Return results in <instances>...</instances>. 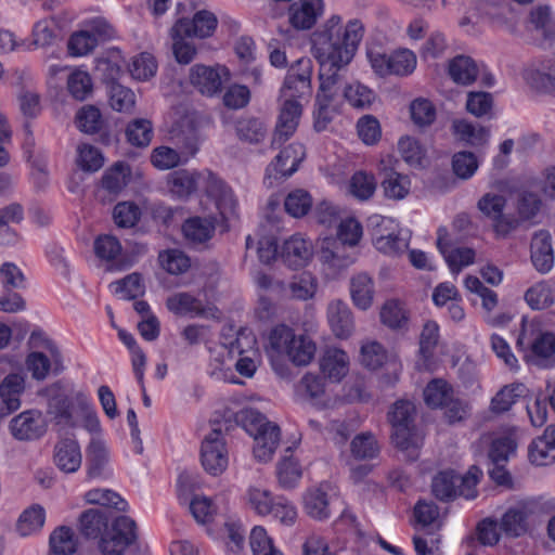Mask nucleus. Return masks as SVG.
<instances>
[{
  "instance_id": "obj_7",
  "label": "nucleus",
  "mask_w": 555,
  "mask_h": 555,
  "mask_svg": "<svg viewBox=\"0 0 555 555\" xmlns=\"http://www.w3.org/2000/svg\"><path fill=\"white\" fill-rule=\"evenodd\" d=\"M137 524L128 516L117 517L111 530L102 535L100 550L102 555H122L128 546L137 541Z\"/></svg>"
},
{
  "instance_id": "obj_21",
  "label": "nucleus",
  "mask_w": 555,
  "mask_h": 555,
  "mask_svg": "<svg viewBox=\"0 0 555 555\" xmlns=\"http://www.w3.org/2000/svg\"><path fill=\"white\" fill-rule=\"evenodd\" d=\"M12 435L18 440H33L44 433L41 414L34 410L24 411L10 423Z\"/></svg>"
},
{
  "instance_id": "obj_40",
  "label": "nucleus",
  "mask_w": 555,
  "mask_h": 555,
  "mask_svg": "<svg viewBox=\"0 0 555 555\" xmlns=\"http://www.w3.org/2000/svg\"><path fill=\"white\" fill-rule=\"evenodd\" d=\"M292 447L285 449V455L278 465L279 483L284 489L296 487L301 478V469L296 461L292 459Z\"/></svg>"
},
{
  "instance_id": "obj_13",
  "label": "nucleus",
  "mask_w": 555,
  "mask_h": 555,
  "mask_svg": "<svg viewBox=\"0 0 555 555\" xmlns=\"http://www.w3.org/2000/svg\"><path fill=\"white\" fill-rule=\"evenodd\" d=\"M202 189L216 202L224 218L235 212L236 199L231 188L209 170L203 171Z\"/></svg>"
},
{
  "instance_id": "obj_25",
  "label": "nucleus",
  "mask_w": 555,
  "mask_h": 555,
  "mask_svg": "<svg viewBox=\"0 0 555 555\" xmlns=\"http://www.w3.org/2000/svg\"><path fill=\"white\" fill-rule=\"evenodd\" d=\"M53 460L60 470L67 474L77 472L82 461L78 442L73 439L59 441L54 447Z\"/></svg>"
},
{
  "instance_id": "obj_57",
  "label": "nucleus",
  "mask_w": 555,
  "mask_h": 555,
  "mask_svg": "<svg viewBox=\"0 0 555 555\" xmlns=\"http://www.w3.org/2000/svg\"><path fill=\"white\" fill-rule=\"evenodd\" d=\"M67 89L76 100L83 101L92 93V79L87 72L77 69L68 76Z\"/></svg>"
},
{
  "instance_id": "obj_63",
  "label": "nucleus",
  "mask_w": 555,
  "mask_h": 555,
  "mask_svg": "<svg viewBox=\"0 0 555 555\" xmlns=\"http://www.w3.org/2000/svg\"><path fill=\"white\" fill-rule=\"evenodd\" d=\"M478 168V160L474 153L462 151L453 155L452 169L456 177L469 179Z\"/></svg>"
},
{
  "instance_id": "obj_56",
  "label": "nucleus",
  "mask_w": 555,
  "mask_h": 555,
  "mask_svg": "<svg viewBox=\"0 0 555 555\" xmlns=\"http://www.w3.org/2000/svg\"><path fill=\"white\" fill-rule=\"evenodd\" d=\"M356 127L359 139L366 145H374L382 138L379 121L373 115L362 116Z\"/></svg>"
},
{
  "instance_id": "obj_50",
  "label": "nucleus",
  "mask_w": 555,
  "mask_h": 555,
  "mask_svg": "<svg viewBox=\"0 0 555 555\" xmlns=\"http://www.w3.org/2000/svg\"><path fill=\"white\" fill-rule=\"evenodd\" d=\"M310 193L302 189H296L288 193L284 201L285 210L295 218L306 216L312 208Z\"/></svg>"
},
{
  "instance_id": "obj_38",
  "label": "nucleus",
  "mask_w": 555,
  "mask_h": 555,
  "mask_svg": "<svg viewBox=\"0 0 555 555\" xmlns=\"http://www.w3.org/2000/svg\"><path fill=\"white\" fill-rule=\"evenodd\" d=\"M108 463V452L100 440H92L87 449V472L90 478L104 475Z\"/></svg>"
},
{
  "instance_id": "obj_22",
  "label": "nucleus",
  "mask_w": 555,
  "mask_h": 555,
  "mask_svg": "<svg viewBox=\"0 0 555 555\" xmlns=\"http://www.w3.org/2000/svg\"><path fill=\"white\" fill-rule=\"evenodd\" d=\"M312 256V245L300 235H293L282 246L280 257L283 262L293 269L308 263Z\"/></svg>"
},
{
  "instance_id": "obj_54",
  "label": "nucleus",
  "mask_w": 555,
  "mask_h": 555,
  "mask_svg": "<svg viewBox=\"0 0 555 555\" xmlns=\"http://www.w3.org/2000/svg\"><path fill=\"white\" fill-rule=\"evenodd\" d=\"M111 288L121 299L130 300L143 295L144 286L139 273H131L126 278L111 284Z\"/></svg>"
},
{
  "instance_id": "obj_30",
  "label": "nucleus",
  "mask_w": 555,
  "mask_h": 555,
  "mask_svg": "<svg viewBox=\"0 0 555 555\" xmlns=\"http://www.w3.org/2000/svg\"><path fill=\"white\" fill-rule=\"evenodd\" d=\"M320 367L331 382H340L347 374L346 352L338 348H327L321 359Z\"/></svg>"
},
{
  "instance_id": "obj_12",
  "label": "nucleus",
  "mask_w": 555,
  "mask_h": 555,
  "mask_svg": "<svg viewBox=\"0 0 555 555\" xmlns=\"http://www.w3.org/2000/svg\"><path fill=\"white\" fill-rule=\"evenodd\" d=\"M201 460L204 469L212 476L221 474L228 466L225 442L220 429H214L202 442Z\"/></svg>"
},
{
  "instance_id": "obj_23",
  "label": "nucleus",
  "mask_w": 555,
  "mask_h": 555,
  "mask_svg": "<svg viewBox=\"0 0 555 555\" xmlns=\"http://www.w3.org/2000/svg\"><path fill=\"white\" fill-rule=\"evenodd\" d=\"M437 247L444 256L452 273L457 274L463 267L474 262L475 251L468 247H460L449 250L448 231L446 228L438 230Z\"/></svg>"
},
{
  "instance_id": "obj_39",
  "label": "nucleus",
  "mask_w": 555,
  "mask_h": 555,
  "mask_svg": "<svg viewBox=\"0 0 555 555\" xmlns=\"http://www.w3.org/2000/svg\"><path fill=\"white\" fill-rule=\"evenodd\" d=\"M166 306L171 312L180 315H203L205 312L201 300L189 293L173 294L167 298Z\"/></svg>"
},
{
  "instance_id": "obj_1",
  "label": "nucleus",
  "mask_w": 555,
  "mask_h": 555,
  "mask_svg": "<svg viewBox=\"0 0 555 555\" xmlns=\"http://www.w3.org/2000/svg\"><path fill=\"white\" fill-rule=\"evenodd\" d=\"M312 54L320 65L319 109L314 127L321 131L333 119V114L340 113L347 102V25L341 16H331L313 34Z\"/></svg>"
},
{
  "instance_id": "obj_24",
  "label": "nucleus",
  "mask_w": 555,
  "mask_h": 555,
  "mask_svg": "<svg viewBox=\"0 0 555 555\" xmlns=\"http://www.w3.org/2000/svg\"><path fill=\"white\" fill-rule=\"evenodd\" d=\"M315 221L328 232L347 231L345 210L330 201L318 203L313 209Z\"/></svg>"
},
{
  "instance_id": "obj_37",
  "label": "nucleus",
  "mask_w": 555,
  "mask_h": 555,
  "mask_svg": "<svg viewBox=\"0 0 555 555\" xmlns=\"http://www.w3.org/2000/svg\"><path fill=\"white\" fill-rule=\"evenodd\" d=\"M527 388L524 384L504 386L491 400L490 410L495 414L507 412L517 399L525 397Z\"/></svg>"
},
{
  "instance_id": "obj_16",
  "label": "nucleus",
  "mask_w": 555,
  "mask_h": 555,
  "mask_svg": "<svg viewBox=\"0 0 555 555\" xmlns=\"http://www.w3.org/2000/svg\"><path fill=\"white\" fill-rule=\"evenodd\" d=\"M227 74L228 70L222 66L196 64L191 67L189 78L202 94L211 96L221 90L222 76Z\"/></svg>"
},
{
  "instance_id": "obj_4",
  "label": "nucleus",
  "mask_w": 555,
  "mask_h": 555,
  "mask_svg": "<svg viewBox=\"0 0 555 555\" xmlns=\"http://www.w3.org/2000/svg\"><path fill=\"white\" fill-rule=\"evenodd\" d=\"M271 349L278 354H285L296 365H307L315 352V345L304 335H296L284 325H276L269 337Z\"/></svg>"
},
{
  "instance_id": "obj_29",
  "label": "nucleus",
  "mask_w": 555,
  "mask_h": 555,
  "mask_svg": "<svg viewBox=\"0 0 555 555\" xmlns=\"http://www.w3.org/2000/svg\"><path fill=\"white\" fill-rule=\"evenodd\" d=\"M235 132L242 142L248 144H259L268 135L267 124L257 117H241L235 121Z\"/></svg>"
},
{
  "instance_id": "obj_14",
  "label": "nucleus",
  "mask_w": 555,
  "mask_h": 555,
  "mask_svg": "<svg viewBox=\"0 0 555 555\" xmlns=\"http://www.w3.org/2000/svg\"><path fill=\"white\" fill-rule=\"evenodd\" d=\"M280 114L272 138V145L280 146L296 131L301 116V103L294 99H282Z\"/></svg>"
},
{
  "instance_id": "obj_41",
  "label": "nucleus",
  "mask_w": 555,
  "mask_h": 555,
  "mask_svg": "<svg viewBox=\"0 0 555 555\" xmlns=\"http://www.w3.org/2000/svg\"><path fill=\"white\" fill-rule=\"evenodd\" d=\"M350 451L354 459L372 460L379 454L380 448L375 436L366 431L357 435L352 439L350 442Z\"/></svg>"
},
{
  "instance_id": "obj_36",
  "label": "nucleus",
  "mask_w": 555,
  "mask_h": 555,
  "mask_svg": "<svg viewBox=\"0 0 555 555\" xmlns=\"http://www.w3.org/2000/svg\"><path fill=\"white\" fill-rule=\"evenodd\" d=\"M452 130L460 141L473 146L483 145L489 138V130L486 127L476 128L465 119L453 120Z\"/></svg>"
},
{
  "instance_id": "obj_11",
  "label": "nucleus",
  "mask_w": 555,
  "mask_h": 555,
  "mask_svg": "<svg viewBox=\"0 0 555 555\" xmlns=\"http://www.w3.org/2000/svg\"><path fill=\"white\" fill-rule=\"evenodd\" d=\"M320 259L336 275L346 267L347 231L325 233L321 241Z\"/></svg>"
},
{
  "instance_id": "obj_58",
  "label": "nucleus",
  "mask_w": 555,
  "mask_h": 555,
  "mask_svg": "<svg viewBox=\"0 0 555 555\" xmlns=\"http://www.w3.org/2000/svg\"><path fill=\"white\" fill-rule=\"evenodd\" d=\"M327 318L333 333L338 338L347 336V307L343 300L333 301L327 309Z\"/></svg>"
},
{
  "instance_id": "obj_19",
  "label": "nucleus",
  "mask_w": 555,
  "mask_h": 555,
  "mask_svg": "<svg viewBox=\"0 0 555 555\" xmlns=\"http://www.w3.org/2000/svg\"><path fill=\"white\" fill-rule=\"evenodd\" d=\"M24 390L25 379L20 374H9L0 380V421L20 409Z\"/></svg>"
},
{
  "instance_id": "obj_48",
  "label": "nucleus",
  "mask_w": 555,
  "mask_h": 555,
  "mask_svg": "<svg viewBox=\"0 0 555 555\" xmlns=\"http://www.w3.org/2000/svg\"><path fill=\"white\" fill-rule=\"evenodd\" d=\"M525 299L534 310L548 308L555 301V287L545 282L538 283L526 292Z\"/></svg>"
},
{
  "instance_id": "obj_8",
  "label": "nucleus",
  "mask_w": 555,
  "mask_h": 555,
  "mask_svg": "<svg viewBox=\"0 0 555 555\" xmlns=\"http://www.w3.org/2000/svg\"><path fill=\"white\" fill-rule=\"evenodd\" d=\"M506 198L501 194L486 193L477 203L478 209L492 221V228L500 237H506L517 229L519 220L504 214Z\"/></svg>"
},
{
  "instance_id": "obj_3",
  "label": "nucleus",
  "mask_w": 555,
  "mask_h": 555,
  "mask_svg": "<svg viewBox=\"0 0 555 555\" xmlns=\"http://www.w3.org/2000/svg\"><path fill=\"white\" fill-rule=\"evenodd\" d=\"M238 420L244 429L254 437L255 457L260 462L270 461L280 442V427L256 409L242 410Z\"/></svg>"
},
{
  "instance_id": "obj_55",
  "label": "nucleus",
  "mask_w": 555,
  "mask_h": 555,
  "mask_svg": "<svg viewBox=\"0 0 555 555\" xmlns=\"http://www.w3.org/2000/svg\"><path fill=\"white\" fill-rule=\"evenodd\" d=\"M76 124L82 132H99L103 126V118L100 109L93 105H86L81 107L76 115Z\"/></svg>"
},
{
  "instance_id": "obj_60",
  "label": "nucleus",
  "mask_w": 555,
  "mask_h": 555,
  "mask_svg": "<svg viewBox=\"0 0 555 555\" xmlns=\"http://www.w3.org/2000/svg\"><path fill=\"white\" fill-rule=\"evenodd\" d=\"M288 289L292 297L307 300L313 297L317 289V282L311 273L302 272L294 276L293 281L288 284Z\"/></svg>"
},
{
  "instance_id": "obj_32",
  "label": "nucleus",
  "mask_w": 555,
  "mask_h": 555,
  "mask_svg": "<svg viewBox=\"0 0 555 555\" xmlns=\"http://www.w3.org/2000/svg\"><path fill=\"white\" fill-rule=\"evenodd\" d=\"M183 30L182 23H175L171 27L172 52L178 63L189 64L194 60L197 49L191 40L193 37L186 36Z\"/></svg>"
},
{
  "instance_id": "obj_43",
  "label": "nucleus",
  "mask_w": 555,
  "mask_h": 555,
  "mask_svg": "<svg viewBox=\"0 0 555 555\" xmlns=\"http://www.w3.org/2000/svg\"><path fill=\"white\" fill-rule=\"evenodd\" d=\"M223 346L228 348L229 353L232 357H242L248 353L250 354H257V348H256V337L246 330H240L236 333L235 338H227L224 337V340L222 341Z\"/></svg>"
},
{
  "instance_id": "obj_34",
  "label": "nucleus",
  "mask_w": 555,
  "mask_h": 555,
  "mask_svg": "<svg viewBox=\"0 0 555 555\" xmlns=\"http://www.w3.org/2000/svg\"><path fill=\"white\" fill-rule=\"evenodd\" d=\"M80 532L86 538L96 539L108 527V516L104 511L90 508L79 517Z\"/></svg>"
},
{
  "instance_id": "obj_49",
  "label": "nucleus",
  "mask_w": 555,
  "mask_h": 555,
  "mask_svg": "<svg viewBox=\"0 0 555 555\" xmlns=\"http://www.w3.org/2000/svg\"><path fill=\"white\" fill-rule=\"evenodd\" d=\"M126 137L131 145L146 147L153 138L152 122L144 118L130 121L126 129Z\"/></svg>"
},
{
  "instance_id": "obj_26",
  "label": "nucleus",
  "mask_w": 555,
  "mask_h": 555,
  "mask_svg": "<svg viewBox=\"0 0 555 555\" xmlns=\"http://www.w3.org/2000/svg\"><path fill=\"white\" fill-rule=\"evenodd\" d=\"M203 171L180 169L171 172L168 177L170 192L180 197L186 198L202 188Z\"/></svg>"
},
{
  "instance_id": "obj_17",
  "label": "nucleus",
  "mask_w": 555,
  "mask_h": 555,
  "mask_svg": "<svg viewBox=\"0 0 555 555\" xmlns=\"http://www.w3.org/2000/svg\"><path fill=\"white\" fill-rule=\"evenodd\" d=\"M332 492L333 489L327 483L308 490L304 499L307 514L318 520L327 519L334 503L337 501Z\"/></svg>"
},
{
  "instance_id": "obj_2",
  "label": "nucleus",
  "mask_w": 555,
  "mask_h": 555,
  "mask_svg": "<svg viewBox=\"0 0 555 555\" xmlns=\"http://www.w3.org/2000/svg\"><path fill=\"white\" fill-rule=\"evenodd\" d=\"M414 417L415 406L406 400L396 401L388 412V421L392 427L391 440L409 461L418 459L422 442L415 433Z\"/></svg>"
},
{
  "instance_id": "obj_18",
  "label": "nucleus",
  "mask_w": 555,
  "mask_h": 555,
  "mask_svg": "<svg viewBox=\"0 0 555 555\" xmlns=\"http://www.w3.org/2000/svg\"><path fill=\"white\" fill-rule=\"evenodd\" d=\"M306 156L305 146L294 142L284 147L274 160L268 166L267 172L274 175V178H286L297 171L299 164Z\"/></svg>"
},
{
  "instance_id": "obj_44",
  "label": "nucleus",
  "mask_w": 555,
  "mask_h": 555,
  "mask_svg": "<svg viewBox=\"0 0 555 555\" xmlns=\"http://www.w3.org/2000/svg\"><path fill=\"white\" fill-rule=\"evenodd\" d=\"M50 547L55 555H72L77 550L74 531L66 526L56 528L50 535Z\"/></svg>"
},
{
  "instance_id": "obj_46",
  "label": "nucleus",
  "mask_w": 555,
  "mask_h": 555,
  "mask_svg": "<svg viewBox=\"0 0 555 555\" xmlns=\"http://www.w3.org/2000/svg\"><path fill=\"white\" fill-rule=\"evenodd\" d=\"M376 185L373 173L360 170L349 180V193L359 201H367L375 193Z\"/></svg>"
},
{
  "instance_id": "obj_61",
  "label": "nucleus",
  "mask_w": 555,
  "mask_h": 555,
  "mask_svg": "<svg viewBox=\"0 0 555 555\" xmlns=\"http://www.w3.org/2000/svg\"><path fill=\"white\" fill-rule=\"evenodd\" d=\"M109 102L117 112H129L135 103L134 93L127 87L113 82L109 87Z\"/></svg>"
},
{
  "instance_id": "obj_9",
  "label": "nucleus",
  "mask_w": 555,
  "mask_h": 555,
  "mask_svg": "<svg viewBox=\"0 0 555 555\" xmlns=\"http://www.w3.org/2000/svg\"><path fill=\"white\" fill-rule=\"evenodd\" d=\"M311 75V60L307 57L297 60L284 79L281 99H294L300 102L310 98L312 93Z\"/></svg>"
},
{
  "instance_id": "obj_27",
  "label": "nucleus",
  "mask_w": 555,
  "mask_h": 555,
  "mask_svg": "<svg viewBox=\"0 0 555 555\" xmlns=\"http://www.w3.org/2000/svg\"><path fill=\"white\" fill-rule=\"evenodd\" d=\"M531 260L535 269L548 272L554 262L551 234L546 231L535 233L531 240Z\"/></svg>"
},
{
  "instance_id": "obj_35",
  "label": "nucleus",
  "mask_w": 555,
  "mask_h": 555,
  "mask_svg": "<svg viewBox=\"0 0 555 555\" xmlns=\"http://www.w3.org/2000/svg\"><path fill=\"white\" fill-rule=\"evenodd\" d=\"M182 231L186 240L193 244H202L212 237L215 223L209 218L192 217L184 222Z\"/></svg>"
},
{
  "instance_id": "obj_28",
  "label": "nucleus",
  "mask_w": 555,
  "mask_h": 555,
  "mask_svg": "<svg viewBox=\"0 0 555 555\" xmlns=\"http://www.w3.org/2000/svg\"><path fill=\"white\" fill-rule=\"evenodd\" d=\"M176 23H182L186 36L196 38L210 37L217 28L218 20L214 13L201 10L197 11L192 20L179 17Z\"/></svg>"
},
{
  "instance_id": "obj_10",
  "label": "nucleus",
  "mask_w": 555,
  "mask_h": 555,
  "mask_svg": "<svg viewBox=\"0 0 555 555\" xmlns=\"http://www.w3.org/2000/svg\"><path fill=\"white\" fill-rule=\"evenodd\" d=\"M47 398V413L57 424L73 426V408L75 395L70 396L61 382L46 387L41 392Z\"/></svg>"
},
{
  "instance_id": "obj_20",
  "label": "nucleus",
  "mask_w": 555,
  "mask_h": 555,
  "mask_svg": "<svg viewBox=\"0 0 555 555\" xmlns=\"http://www.w3.org/2000/svg\"><path fill=\"white\" fill-rule=\"evenodd\" d=\"M322 0H298L288 10L291 25L298 30L310 29L322 13Z\"/></svg>"
},
{
  "instance_id": "obj_52",
  "label": "nucleus",
  "mask_w": 555,
  "mask_h": 555,
  "mask_svg": "<svg viewBox=\"0 0 555 555\" xmlns=\"http://www.w3.org/2000/svg\"><path fill=\"white\" fill-rule=\"evenodd\" d=\"M452 397V388L442 379H434L424 389V400L433 409L443 406Z\"/></svg>"
},
{
  "instance_id": "obj_59",
  "label": "nucleus",
  "mask_w": 555,
  "mask_h": 555,
  "mask_svg": "<svg viewBox=\"0 0 555 555\" xmlns=\"http://www.w3.org/2000/svg\"><path fill=\"white\" fill-rule=\"evenodd\" d=\"M416 67L415 54L406 49L398 50L390 54L389 75L405 76Z\"/></svg>"
},
{
  "instance_id": "obj_33",
  "label": "nucleus",
  "mask_w": 555,
  "mask_h": 555,
  "mask_svg": "<svg viewBox=\"0 0 555 555\" xmlns=\"http://www.w3.org/2000/svg\"><path fill=\"white\" fill-rule=\"evenodd\" d=\"M448 72L454 82L463 86L473 83L478 76L477 64L466 55H457L452 59Z\"/></svg>"
},
{
  "instance_id": "obj_31",
  "label": "nucleus",
  "mask_w": 555,
  "mask_h": 555,
  "mask_svg": "<svg viewBox=\"0 0 555 555\" xmlns=\"http://www.w3.org/2000/svg\"><path fill=\"white\" fill-rule=\"evenodd\" d=\"M532 513L526 503H518L511 507L502 517L501 528L511 537H519L527 532V518Z\"/></svg>"
},
{
  "instance_id": "obj_51",
  "label": "nucleus",
  "mask_w": 555,
  "mask_h": 555,
  "mask_svg": "<svg viewBox=\"0 0 555 555\" xmlns=\"http://www.w3.org/2000/svg\"><path fill=\"white\" fill-rule=\"evenodd\" d=\"M150 158L152 165L159 170H169L186 162L180 151L166 145L153 149Z\"/></svg>"
},
{
  "instance_id": "obj_53",
  "label": "nucleus",
  "mask_w": 555,
  "mask_h": 555,
  "mask_svg": "<svg viewBox=\"0 0 555 555\" xmlns=\"http://www.w3.org/2000/svg\"><path fill=\"white\" fill-rule=\"evenodd\" d=\"M44 509L40 505H33L22 513L17 522L21 535H29L42 528L44 524Z\"/></svg>"
},
{
  "instance_id": "obj_64",
  "label": "nucleus",
  "mask_w": 555,
  "mask_h": 555,
  "mask_svg": "<svg viewBox=\"0 0 555 555\" xmlns=\"http://www.w3.org/2000/svg\"><path fill=\"white\" fill-rule=\"evenodd\" d=\"M250 547L254 555H283L273 545V541L268 537L262 527H255L250 532Z\"/></svg>"
},
{
  "instance_id": "obj_62",
  "label": "nucleus",
  "mask_w": 555,
  "mask_h": 555,
  "mask_svg": "<svg viewBox=\"0 0 555 555\" xmlns=\"http://www.w3.org/2000/svg\"><path fill=\"white\" fill-rule=\"evenodd\" d=\"M530 22L537 30H541L545 39L555 37V22L547 5H538L530 13Z\"/></svg>"
},
{
  "instance_id": "obj_5",
  "label": "nucleus",
  "mask_w": 555,
  "mask_h": 555,
  "mask_svg": "<svg viewBox=\"0 0 555 555\" xmlns=\"http://www.w3.org/2000/svg\"><path fill=\"white\" fill-rule=\"evenodd\" d=\"M480 474V469L476 466H472L464 476L457 475L453 470L440 472L433 479V493L441 501H450L457 495L468 500L475 499L477 496L475 487Z\"/></svg>"
},
{
  "instance_id": "obj_15",
  "label": "nucleus",
  "mask_w": 555,
  "mask_h": 555,
  "mask_svg": "<svg viewBox=\"0 0 555 555\" xmlns=\"http://www.w3.org/2000/svg\"><path fill=\"white\" fill-rule=\"evenodd\" d=\"M169 135L177 150L188 160L198 151L199 132L195 121L190 117H183L178 120L170 129Z\"/></svg>"
},
{
  "instance_id": "obj_47",
  "label": "nucleus",
  "mask_w": 555,
  "mask_h": 555,
  "mask_svg": "<svg viewBox=\"0 0 555 555\" xmlns=\"http://www.w3.org/2000/svg\"><path fill=\"white\" fill-rule=\"evenodd\" d=\"M85 500L89 504L113 507L120 512L127 509V502L111 489H91L85 493Z\"/></svg>"
},
{
  "instance_id": "obj_45",
  "label": "nucleus",
  "mask_w": 555,
  "mask_h": 555,
  "mask_svg": "<svg viewBox=\"0 0 555 555\" xmlns=\"http://www.w3.org/2000/svg\"><path fill=\"white\" fill-rule=\"evenodd\" d=\"M380 320L390 328H402L406 325L409 315L400 300L389 299L380 309Z\"/></svg>"
},
{
  "instance_id": "obj_6",
  "label": "nucleus",
  "mask_w": 555,
  "mask_h": 555,
  "mask_svg": "<svg viewBox=\"0 0 555 555\" xmlns=\"http://www.w3.org/2000/svg\"><path fill=\"white\" fill-rule=\"evenodd\" d=\"M37 339L41 340V347L47 351H31L27 354L25 366L36 380H44L50 372L60 374L63 366V356L51 339L44 338L41 333L33 332L29 344H34Z\"/></svg>"
},
{
  "instance_id": "obj_42",
  "label": "nucleus",
  "mask_w": 555,
  "mask_h": 555,
  "mask_svg": "<svg viewBox=\"0 0 555 555\" xmlns=\"http://www.w3.org/2000/svg\"><path fill=\"white\" fill-rule=\"evenodd\" d=\"M351 298L356 307L366 310L373 301V283L366 274H359L351 283Z\"/></svg>"
}]
</instances>
